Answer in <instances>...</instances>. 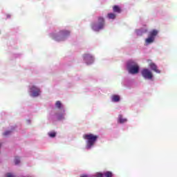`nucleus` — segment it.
I'll list each match as a JSON object with an SVG mask.
<instances>
[{"label": "nucleus", "instance_id": "obj_11", "mask_svg": "<svg viewBox=\"0 0 177 177\" xmlns=\"http://www.w3.org/2000/svg\"><path fill=\"white\" fill-rule=\"evenodd\" d=\"M107 17L109 19L114 20V19H115V17H117V15L113 12H111L107 15Z\"/></svg>", "mask_w": 177, "mask_h": 177}, {"label": "nucleus", "instance_id": "obj_19", "mask_svg": "<svg viewBox=\"0 0 177 177\" xmlns=\"http://www.w3.org/2000/svg\"><path fill=\"white\" fill-rule=\"evenodd\" d=\"M11 133H12V131H7L4 132V133H3V135L4 136H8V135H10Z\"/></svg>", "mask_w": 177, "mask_h": 177}, {"label": "nucleus", "instance_id": "obj_10", "mask_svg": "<svg viewBox=\"0 0 177 177\" xmlns=\"http://www.w3.org/2000/svg\"><path fill=\"white\" fill-rule=\"evenodd\" d=\"M113 11L114 13H121V8L118 6H114L113 7Z\"/></svg>", "mask_w": 177, "mask_h": 177}, {"label": "nucleus", "instance_id": "obj_16", "mask_svg": "<svg viewBox=\"0 0 177 177\" xmlns=\"http://www.w3.org/2000/svg\"><path fill=\"white\" fill-rule=\"evenodd\" d=\"M48 136L50 138H55L56 136V132L55 131H50L48 133Z\"/></svg>", "mask_w": 177, "mask_h": 177}, {"label": "nucleus", "instance_id": "obj_6", "mask_svg": "<svg viewBox=\"0 0 177 177\" xmlns=\"http://www.w3.org/2000/svg\"><path fill=\"white\" fill-rule=\"evenodd\" d=\"M30 93H31L30 96L37 97L41 94V90L35 86H32L30 88Z\"/></svg>", "mask_w": 177, "mask_h": 177}, {"label": "nucleus", "instance_id": "obj_13", "mask_svg": "<svg viewBox=\"0 0 177 177\" xmlns=\"http://www.w3.org/2000/svg\"><path fill=\"white\" fill-rule=\"evenodd\" d=\"M104 177H113V173L111 171L104 172Z\"/></svg>", "mask_w": 177, "mask_h": 177}, {"label": "nucleus", "instance_id": "obj_12", "mask_svg": "<svg viewBox=\"0 0 177 177\" xmlns=\"http://www.w3.org/2000/svg\"><path fill=\"white\" fill-rule=\"evenodd\" d=\"M112 102H120V96L119 95H113L112 96Z\"/></svg>", "mask_w": 177, "mask_h": 177}, {"label": "nucleus", "instance_id": "obj_1", "mask_svg": "<svg viewBox=\"0 0 177 177\" xmlns=\"http://www.w3.org/2000/svg\"><path fill=\"white\" fill-rule=\"evenodd\" d=\"M97 136H95L92 133L90 134H84L83 136V138L86 140V149H91L92 146L96 143V140H97Z\"/></svg>", "mask_w": 177, "mask_h": 177}, {"label": "nucleus", "instance_id": "obj_4", "mask_svg": "<svg viewBox=\"0 0 177 177\" xmlns=\"http://www.w3.org/2000/svg\"><path fill=\"white\" fill-rule=\"evenodd\" d=\"M158 34V30H153L152 31L149 32L148 35V38L145 39V44L147 45H150V44H153Z\"/></svg>", "mask_w": 177, "mask_h": 177}, {"label": "nucleus", "instance_id": "obj_20", "mask_svg": "<svg viewBox=\"0 0 177 177\" xmlns=\"http://www.w3.org/2000/svg\"><path fill=\"white\" fill-rule=\"evenodd\" d=\"M6 177H15V176L13 174H12L11 173H8L6 174Z\"/></svg>", "mask_w": 177, "mask_h": 177}, {"label": "nucleus", "instance_id": "obj_5", "mask_svg": "<svg viewBox=\"0 0 177 177\" xmlns=\"http://www.w3.org/2000/svg\"><path fill=\"white\" fill-rule=\"evenodd\" d=\"M141 74L145 80H152L153 78V73L147 68L142 69Z\"/></svg>", "mask_w": 177, "mask_h": 177}, {"label": "nucleus", "instance_id": "obj_17", "mask_svg": "<svg viewBox=\"0 0 177 177\" xmlns=\"http://www.w3.org/2000/svg\"><path fill=\"white\" fill-rule=\"evenodd\" d=\"M14 161H15V165H18V164H20V158L19 157H15Z\"/></svg>", "mask_w": 177, "mask_h": 177}, {"label": "nucleus", "instance_id": "obj_14", "mask_svg": "<svg viewBox=\"0 0 177 177\" xmlns=\"http://www.w3.org/2000/svg\"><path fill=\"white\" fill-rule=\"evenodd\" d=\"M119 122L120 124H124V122H127V119L123 118L122 115H119Z\"/></svg>", "mask_w": 177, "mask_h": 177}, {"label": "nucleus", "instance_id": "obj_2", "mask_svg": "<svg viewBox=\"0 0 177 177\" xmlns=\"http://www.w3.org/2000/svg\"><path fill=\"white\" fill-rule=\"evenodd\" d=\"M127 68L130 74H138L139 73V65L134 61H129Z\"/></svg>", "mask_w": 177, "mask_h": 177}, {"label": "nucleus", "instance_id": "obj_15", "mask_svg": "<svg viewBox=\"0 0 177 177\" xmlns=\"http://www.w3.org/2000/svg\"><path fill=\"white\" fill-rule=\"evenodd\" d=\"M55 107H57V109H62V102L60 101H57L55 103Z\"/></svg>", "mask_w": 177, "mask_h": 177}, {"label": "nucleus", "instance_id": "obj_9", "mask_svg": "<svg viewBox=\"0 0 177 177\" xmlns=\"http://www.w3.org/2000/svg\"><path fill=\"white\" fill-rule=\"evenodd\" d=\"M149 67L153 70V71H155V73H157L158 74H160V71L157 68V65L154 63H151L149 64Z\"/></svg>", "mask_w": 177, "mask_h": 177}, {"label": "nucleus", "instance_id": "obj_3", "mask_svg": "<svg viewBox=\"0 0 177 177\" xmlns=\"http://www.w3.org/2000/svg\"><path fill=\"white\" fill-rule=\"evenodd\" d=\"M91 28L93 31H100L104 28V18L100 17H98V22L93 23L91 24Z\"/></svg>", "mask_w": 177, "mask_h": 177}, {"label": "nucleus", "instance_id": "obj_7", "mask_svg": "<svg viewBox=\"0 0 177 177\" xmlns=\"http://www.w3.org/2000/svg\"><path fill=\"white\" fill-rule=\"evenodd\" d=\"M70 35L69 30H61L59 31V35L58 37H55V41H62V38H66V37H68Z\"/></svg>", "mask_w": 177, "mask_h": 177}, {"label": "nucleus", "instance_id": "obj_8", "mask_svg": "<svg viewBox=\"0 0 177 177\" xmlns=\"http://www.w3.org/2000/svg\"><path fill=\"white\" fill-rule=\"evenodd\" d=\"M83 57L84 60L87 63V64L93 62V57L91 54H84Z\"/></svg>", "mask_w": 177, "mask_h": 177}, {"label": "nucleus", "instance_id": "obj_21", "mask_svg": "<svg viewBox=\"0 0 177 177\" xmlns=\"http://www.w3.org/2000/svg\"><path fill=\"white\" fill-rule=\"evenodd\" d=\"M80 177H88V175H86V174H83V175H82Z\"/></svg>", "mask_w": 177, "mask_h": 177}, {"label": "nucleus", "instance_id": "obj_18", "mask_svg": "<svg viewBox=\"0 0 177 177\" xmlns=\"http://www.w3.org/2000/svg\"><path fill=\"white\" fill-rule=\"evenodd\" d=\"M95 177H104V173H97Z\"/></svg>", "mask_w": 177, "mask_h": 177}]
</instances>
